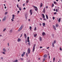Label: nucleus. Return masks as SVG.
<instances>
[{
    "instance_id": "obj_1",
    "label": "nucleus",
    "mask_w": 62,
    "mask_h": 62,
    "mask_svg": "<svg viewBox=\"0 0 62 62\" xmlns=\"http://www.w3.org/2000/svg\"><path fill=\"white\" fill-rule=\"evenodd\" d=\"M36 44H34L33 45V52H34V50H35V46H36Z\"/></svg>"
},
{
    "instance_id": "obj_2",
    "label": "nucleus",
    "mask_w": 62,
    "mask_h": 62,
    "mask_svg": "<svg viewBox=\"0 0 62 62\" xmlns=\"http://www.w3.org/2000/svg\"><path fill=\"white\" fill-rule=\"evenodd\" d=\"M23 25H22L20 28L18 30V31H20L23 28Z\"/></svg>"
},
{
    "instance_id": "obj_3",
    "label": "nucleus",
    "mask_w": 62,
    "mask_h": 62,
    "mask_svg": "<svg viewBox=\"0 0 62 62\" xmlns=\"http://www.w3.org/2000/svg\"><path fill=\"white\" fill-rule=\"evenodd\" d=\"M33 7L34 8L35 10L36 11L38 10V8L37 7L34 6H33Z\"/></svg>"
},
{
    "instance_id": "obj_4",
    "label": "nucleus",
    "mask_w": 62,
    "mask_h": 62,
    "mask_svg": "<svg viewBox=\"0 0 62 62\" xmlns=\"http://www.w3.org/2000/svg\"><path fill=\"white\" fill-rule=\"evenodd\" d=\"M6 16H5V17L3 18L2 21L3 22H4L5 20H6Z\"/></svg>"
},
{
    "instance_id": "obj_5",
    "label": "nucleus",
    "mask_w": 62,
    "mask_h": 62,
    "mask_svg": "<svg viewBox=\"0 0 62 62\" xmlns=\"http://www.w3.org/2000/svg\"><path fill=\"white\" fill-rule=\"evenodd\" d=\"M30 15H32V14H33V12L32 11V9L30 10Z\"/></svg>"
},
{
    "instance_id": "obj_6",
    "label": "nucleus",
    "mask_w": 62,
    "mask_h": 62,
    "mask_svg": "<svg viewBox=\"0 0 62 62\" xmlns=\"http://www.w3.org/2000/svg\"><path fill=\"white\" fill-rule=\"evenodd\" d=\"M28 53L29 54L30 53V48H28Z\"/></svg>"
},
{
    "instance_id": "obj_7",
    "label": "nucleus",
    "mask_w": 62,
    "mask_h": 62,
    "mask_svg": "<svg viewBox=\"0 0 62 62\" xmlns=\"http://www.w3.org/2000/svg\"><path fill=\"white\" fill-rule=\"evenodd\" d=\"M25 18L26 20H27V15L26 14L25 15Z\"/></svg>"
},
{
    "instance_id": "obj_8",
    "label": "nucleus",
    "mask_w": 62,
    "mask_h": 62,
    "mask_svg": "<svg viewBox=\"0 0 62 62\" xmlns=\"http://www.w3.org/2000/svg\"><path fill=\"white\" fill-rule=\"evenodd\" d=\"M53 28L54 30H56V28H55V26H54V25H53Z\"/></svg>"
},
{
    "instance_id": "obj_9",
    "label": "nucleus",
    "mask_w": 62,
    "mask_h": 62,
    "mask_svg": "<svg viewBox=\"0 0 62 62\" xmlns=\"http://www.w3.org/2000/svg\"><path fill=\"white\" fill-rule=\"evenodd\" d=\"M20 41H21V39H20V38H18L17 40V41H18V42H19Z\"/></svg>"
},
{
    "instance_id": "obj_10",
    "label": "nucleus",
    "mask_w": 62,
    "mask_h": 62,
    "mask_svg": "<svg viewBox=\"0 0 62 62\" xmlns=\"http://www.w3.org/2000/svg\"><path fill=\"white\" fill-rule=\"evenodd\" d=\"M42 35H43V36H44V35H46V34H45V33L44 32H43L42 33Z\"/></svg>"
},
{
    "instance_id": "obj_11",
    "label": "nucleus",
    "mask_w": 62,
    "mask_h": 62,
    "mask_svg": "<svg viewBox=\"0 0 62 62\" xmlns=\"http://www.w3.org/2000/svg\"><path fill=\"white\" fill-rule=\"evenodd\" d=\"M45 8H44L43 9V13H45Z\"/></svg>"
},
{
    "instance_id": "obj_12",
    "label": "nucleus",
    "mask_w": 62,
    "mask_h": 62,
    "mask_svg": "<svg viewBox=\"0 0 62 62\" xmlns=\"http://www.w3.org/2000/svg\"><path fill=\"white\" fill-rule=\"evenodd\" d=\"M42 15L43 16V18H45V16L43 14H42Z\"/></svg>"
},
{
    "instance_id": "obj_13",
    "label": "nucleus",
    "mask_w": 62,
    "mask_h": 62,
    "mask_svg": "<svg viewBox=\"0 0 62 62\" xmlns=\"http://www.w3.org/2000/svg\"><path fill=\"white\" fill-rule=\"evenodd\" d=\"M41 5L40 6V8H41V7H42V6H43V4L42 3H41L40 4Z\"/></svg>"
},
{
    "instance_id": "obj_14",
    "label": "nucleus",
    "mask_w": 62,
    "mask_h": 62,
    "mask_svg": "<svg viewBox=\"0 0 62 62\" xmlns=\"http://www.w3.org/2000/svg\"><path fill=\"white\" fill-rule=\"evenodd\" d=\"M3 51L4 52H6V50L4 48L3 49Z\"/></svg>"
},
{
    "instance_id": "obj_15",
    "label": "nucleus",
    "mask_w": 62,
    "mask_h": 62,
    "mask_svg": "<svg viewBox=\"0 0 62 62\" xmlns=\"http://www.w3.org/2000/svg\"><path fill=\"white\" fill-rule=\"evenodd\" d=\"M46 19H48V18H49V17H48V15H46Z\"/></svg>"
},
{
    "instance_id": "obj_16",
    "label": "nucleus",
    "mask_w": 62,
    "mask_h": 62,
    "mask_svg": "<svg viewBox=\"0 0 62 62\" xmlns=\"http://www.w3.org/2000/svg\"><path fill=\"white\" fill-rule=\"evenodd\" d=\"M43 26V27H44L45 26V23H42Z\"/></svg>"
},
{
    "instance_id": "obj_17",
    "label": "nucleus",
    "mask_w": 62,
    "mask_h": 62,
    "mask_svg": "<svg viewBox=\"0 0 62 62\" xmlns=\"http://www.w3.org/2000/svg\"><path fill=\"white\" fill-rule=\"evenodd\" d=\"M55 26L56 27H58V24L57 23Z\"/></svg>"
},
{
    "instance_id": "obj_18",
    "label": "nucleus",
    "mask_w": 62,
    "mask_h": 62,
    "mask_svg": "<svg viewBox=\"0 0 62 62\" xmlns=\"http://www.w3.org/2000/svg\"><path fill=\"white\" fill-rule=\"evenodd\" d=\"M58 21L59 23H60V21H61V18H59Z\"/></svg>"
},
{
    "instance_id": "obj_19",
    "label": "nucleus",
    "mask_w": 62,
    "mask_h": 62,
    "mask_svg": "<svg viewBox=\"0 0 62 62\" xmlns=\"http://www.w3.org/2000/svg\"><path fill=\"white\" fill-rule=\"evenodd\" d=\"M18 60H16L14 61L13 62H18Z\"/></svg>"
},
{
    "instance_id": "obj_20",
    "label": "nucleus",
    "mask_w": 62,
    "mask_h": 62,
    "mask_svg": "<svg viewBox=\"0 0 62 62\" xmlns=\"http://www.w3.org/2000/svg\"><path fill=\"white\" fill-rule=\"evenodd\" d=\"M40 41H42V38H41V37H40L39 39Z\"/></svg>"
},
{
    "instance_id": "obj_21",
    "label": "nucleus",
    "mask_w": 62,
    "mask_h": 62,
    "mask_svg": "<svg viewBox=\"0 0 62 62\" xmlns=\"http://www.w3.org/2000/svg\"><path fill=\"white\" fill-rule=\"evenodd\" d=\"M34 36V37H36L37 36V34H35L33 35Z\"/></svg>"
},
{
    "instance_id": "obj_22",
    "label": "nucleus",
    "mask_w": 62,
    "mask_h": 62,
    "mask_svg": "<svg viewBox=\"0 0 62 62\" xmlns=\"http://www.w3.org/2000/svg\"><path fill=\"white\" fill-rule=\"evenodd\" d=\"M46 56H47V55L45 54L44 56V58H45L46 57Z\"/></svg>"
},
{
    "instance_id": "obj_23",
    "label": "nucleus",
    "mask_w": 62,
    "mask_h": 62,
    "mask_svg": "<svg viewBox=\"0 0 62 62\" xmlns=\"http://www.w3.org/2000/svg\"><path fill=\"white\" fill-rule=\"evenodd\" d=\"M20 60H21V61H23V59L22 58H20Z\"/></svg>"
},
{
    "instance_id": "obj_24",
    "label": "nucleus",
    "mask_w": 62,
    "mask_h": 62,
    "mask_svg": "<svg viewBox=\"0 0 62 62\" xmlns=\"http://www.w3.org/2000/svg\"><path fill=\"white\" fill-rule=\"evenodd\" d=\"M24 36L25 37V38L26 39V38H27L26 35L25 34H24Z\"/></svg>"
},
{
    "instance_id": "obj_25",
    "label": "nucleus",
    "mask_w": 62,
    "mask_h": 62,
    "mask_svg": "<svg viewBox=\"0 0 62 62\" xmlns=\"http://www.w3.org/2000/svg\"><path fill=\"white\" fill-rule=\"evenodd\" d=\"M56 43V40H55L54 41V42L53 43V44H55Z\"/></svg>"
},
{
    "instance_id": "obj_26",
    "label": "nucleus",
    "mask_w": 62,
    "mask_h": 62,
    "mask_svg": "<svg viewBox=\"0 0 62 62\" xmlns=\"http://www.w3.org/2000/svg\"><path fill=\"white\" fill-rule=\"evenodd\" d=\"M54 6V4L53 3L52 4V8H53Z\"/></svg>"
},
{
    "instance_id": "obj_27",
    "label": "nucleus",
    "mask_w": 62,
    "mask_h": 62,
    "mask_svg": "<svg viewBox=\"0 0 62 62\" xmlns=\"http://www.w3.org/2000/svg\"><path fill=\"white\" fill-rule=\"evenodd\" d=\"M34 31H36L37 30V28L36 27H35L34 29Z\"/></svg>"
},
{
    "instance_id": "obj_28",
    "label": "nucleus",
    "mask_w": 62,
    "mask_h": 62,
    "mask_svg": "<svg viewBox=\"0 0 62 62\" xmlns=\"http://www.w3.org/2000/svg\"><path fill=\"white\" fill-rule=\"evenodd\" d=\"M9 32H10V33H12V30H10Z\"/></svg>"
},
{
    "instance_id": "obj_29",
    "label": "nucleus",
    "mask_w": 62,
    "mask_h": 62,
    "mask_svg": "<svg viewBox=\"0 0 62 62\" xmlns=\"http://www.w3.org/2000/svg\"><path fill=\"white\" fill-rule=\"evenodd\" d=\"M52 36L53 38H54V34H52Z\"/></svg>"
},
{
    "instance_id": "obj_30",
    "label": "nucleus",
    "mask_w": 62,
    "mask_h": 62,
    "mask_svg": "<svg viewBox=\"0 0 62 62\" xmlns=\"http://www.w3.org/2000/svg\"><path fill=\"white\" fill-rule=\"evenodd\" d=\"M60 51H62V48H61V47H60Z\"/></svg>"
},
{
    "instance_id": "obj_31",
    "label": "nucleus",
    "mask_w": 62,
    "mask_h": 62,
    "mask_svg": "<svg viewBox=\"0 0 62 62\" xmlns=\"http://www.w3.org/2000/svg\"><path fill=\"white\" fill-rule=\"evenodd\" d=\"M19 10H22V9H21V8L20 7H19Z\"/></svg>"
},
{
    "instance_id": "obj_32",
    "label": "nucleus",
    "mask_w": 62,
    "mask_h": 62,
    "mask_svg": "<svg viewBox=\"0 0 62 62\" xmlns=\"http://www.w3.org/2000/svg\"><path fill=\"white\" fill-rule=\"evenodd\" d=\"M2 53L3 54H6V53L4 52H3Z\"/></svg>"
},
{
    "instance_id": "obj_33",
    "label": "nucleus",
    "mask_w": 62,
    "mask_h": 62,
    "mask_svg": "<svg viewBox=\"0 0 62 62\" xmlns=\"http://www.w3.org/2000/svg\"><path fill=\"white\" fill-rule=\"evenodd\" d=\"M24 55L23 54H22L21 55V56L22 57H23L24 56Z\"/></svg>"
},
{
    "instance_id": "obj_34",
    "label": "nucleus",
    "mask_w": 62,
    "mask_h": 62,
    "mask_svg": "<svg viewBox=\"0 0 62 62\" xmlns=\"http://www.w3.org/2000/svg\"><path fill=\"white\" fill-rule=\"evenodd\" d=\"M54 44H53V43L52 44V46H53V47H54Z\"/></svg>"
},
{
    "instance_id": "obj_35",
    "label": "nucleus",
    "mask_w": 62,
    "mask_h": 62,
    "mask_svg": "<svg viewBox=\"0 0 62 62\" xmlns=\"http://www.w3.org/2000/svg\"><path fill=\"white\" fill-rule=\"evenodd\" d=\"M6 30V28L4 29L3 31V32H4V31H5Z\"/></svg>"
},
{
    "instance_id": "obj_36",
    "label": "nucleus",
    "mask_w": 62,
    "mask_h": 62,
    "mask_svg": "<svg viewBox=\"0 0 62 62\" xmlns=\"http://www.w3.org/2000/svg\"><path fill=\"white\" fill-rule=\"evenodd\" d=\"M57 14V13L56 12H54V15H55V14Z\"/></svg>"
},
{
    "instance_id": "obj_37",
    "label": "nucleus",
    "mask_w": 62,
    "mask_h": 62,
    "mask_svg": "<svg viewBox=\"0 0 62 62\" xmlns=\"http://www.w3.org/2000/svg\"><path fill=\"white\" fill-rule=\"evenodd\" d=\"M30 30H31V29H32V27L31 26L30 27Z\"/></svg>"
},
{
    "instance_id": "obj_38",
    "label": "nucleus",
    "mask_w": 62,
    "mask_h": 62,
    "mask_svg": "<svg viewBox=\"0 0 62 62\" xmlns=\"http://www.w3.org/2000/svg\"><path fill=\"white\" fill-rule=\"evenodd\" d=\"M26 56H28V53H26Z\"/></svg>"
},
{
    "instance_id": "obj_39",
    "label": "nucleus",
    "mask_w": 62,
    "mask_h": 62,
    "mask_svg": "<svg viewBox=\"0 0 62 62\" xmlns=\"http://www.w3.org/2000/svg\"><path fill=\"white\" fill-rule=\"evenodd\" d=\"M25 54V52H24L23 53V54H24V55Z\"/></svg>"
},
{
    "instance_id": "obj_40",
    "label": "nucleus",
    "mask_w": 62,
    "mask_h": 62,
    "mask_svg": "<svg viewBox=\"0 0 62 62\" xmlns=\"http://www.w3.org/2000/svg\"><path fill=\"white\" fill-rule=\"evenodd\" d=\"M8 13V12H6L5 13V15H6Z\"/></svg>"
},
{
    "instance_id": "obj_41",
    "label": "nucleus",
    "mask_w": 62,
    "mask_h": 62,
    "mask_svg": "<svg viewBox=\"0 0 62 62\" xmlns=\"http://www.w3.org/2000/svg\"><path fill=\"white\" fill-rule=\"evenodd\" d=\"M28 2H29V0H27L26 2V3H28Z\"/></svg>"
},
{
    "instance_id": "obj_42",
    "label": "nucleus",
    "mask_w": 62,
    "mask_h": 62,
    "mask_svg": "<svg viewBox=\"0 0 62 62\" xmlns=\"http://www.w3.org/2000/svg\"><path fill=\"white\" fill-rule=\"evenodd\" d=\"M53 20H54V19H55V18H54V17H53Z\"/></svg>"
},
{
    "instance_id": "obj_43",
    "label": "nucleus",
    "mask_w": 62,
    "mask_h": 62,
    "mask_svg": "<svg viewBox=\"0 0 62 62\" xmlns=\"http://www.w3.org/2000/svg\"><path fill=\"white\" fill-rule=\"evenodd\" d=\"M54 4H56V2H55V1H54Z\"/></svg>"
},
{
    "instance_id": "obj_44",
    "label": "nucleus",
    "mask_w": 62,
    "mask_h": 62,
    "mask_svg": "<svg viewBox=\"0 0 62 62\" xmlns=\"http://www.w3.org/2000/svg\"><path fill=\"white\" fill-rule=\"evenodd\" d=\"M28 44H29V46H30V42H29L28 43Z\"/></svg>"
},
{
    "instance_id": "obj_45",
    "label": "nucleus",
    "mask_w": 62,
    "mask_h": 62,
    "mask_svg": "<svg viewBox=\"0 0 62 62\" xmlns=\"http://www.w3.org/2000/svg\"><path fill=\"white\" fill-rule=\"evenodd\" d=\"M16 6L17 7V8H19V5H17Z\"/></svg>"
},
{
    "instance_id": "obj_46",
    "label": "nucleus",
    "mask_w": 62,
    "mask_h": 62,
    "mask_svg": "<svg viewBox=\"0 0 62 62\" xmlns=\"http://www.w3.org/2000/svg\"><path fill=\"white\" fill-rule=\"evenodd\" d=\"M27 40H29V37H27Z\"/></svg>"
},
{
    "instance_id": "obj_47",
    "label": "nucleus",
    "mask_w": 62,
    "mask_h": 62,
    "mask_svg": "<svg viewBox=\"0 0 62 62\" xmlns=\"http://www.w3.org/2000/svg\"><path fill=\"white\" fill-rule=\"evenodd\" d=\"M49 48H50V47H47V48H46L47 49H49Z\"/></svg>"
},
{
    "instance_id": "obj_48",
    "label": "nucleus",
    "mask_w": 62,
    "mask_h": 62,
    "mask_svg": "<svg viewBox=\"0 0 62 62\" xmlns=\"http://www.w3.org/2000/svg\"><path fill=\"white\" fill-rule=\"evenodd\" d=\"M56 12H58V10H57V9H56Z\"/></svg>"
},
{
    "instance_id": "obj_49",
    "label": "nucleus",
    "mask_w": 62,
    "mask_h": 62,
    "mask_svg": "<svg viewBox=\"0 0 62 62\" xmlns=\"http://www.w3.org/2000/svg\"><path fill=\"white\" fill-rule=\"evenodd\" d=\"M23 33H22V34H21V35L20 36V37H22V36H23Z\"/></svg>"
},
{
    "instance_id": "obj_50",
    "label": "nucleus",
    "mask_w": 62,
    "mask_h": 62,
    "mask_svg": "<svg viewBox=\"0 0 62 62\" xmlns=\"http://www.w3.org/2000/svg\"><path fill=\"white\" fill-rule=\"evenodd\" d=\"M23 9L24 10L25 9H25H26V8H25L24 7L23 8Z\"/></svg>"
},
{
    "instance_id": "obj_51",
    "label": "nucleus",
    "mask_w": 62,
    "mask_h": 62,
    "mask_svg": "<svg viewBox=\"0 0 62 62\" xmlns=\"http://www.w3.org/2000/svg\"><path fill=\"white\" fill-rule=\"evenodd\" d=\"M46 19L44 18L43 19V20H44V21H46Z\"/></svg>"
},
{
    "instance_id": "obj_52",
    "label": "nucleus",
    "mask_w": 62,
    "mask_h": 62,
    "mask_svg": "<svg viewBox=\"0 0 62 62\" xmlns=\"http://www.w3.org/2000/svg\"><path fill=\"white\" fill-rule=\"evenodd\" d=\"M45 59H43V61H45Z\"/></svg>"
},
{
    "instance_id": "obj_53",
    "label": "nucleus",
    "mask_w": 62,
    "mask_h": 62,
    "mask_svg": "<svg viewBox=\"0 0 62 62\" xmlns=\"http://www.w3.org/2000/svg\"><path fill=\"white\" fill-rule=\"evenodd\" d=\"M43 48V47H42L40 46V49H41V48Z\"/></svg>"
},
{
    "instance_id": "obj_54",
    "label": "nucleus",
    "mask_w": 62,
    "mask_h": 62,
    "mask_svg": "<svg viewBox=\"0 0 62 62\" xmlns=\"http://www.w3.org/2000/svg\"><path fill=\"white\" fill-rule=\"evenodd\" d=\"M39 25L40 26H41V23L39 24Z\"/></svg>"
},
{
    "instance_id": "obj_55",
    "label": "nucleus",
    "mask_w": 62,
    "mask_h": 62,
    "mask_svg": "<svg viewBox=\"0 0 62 62\" xmlns=\"http://www.w3.org/2000/svg\"><path fill=\"white\" fill-rule=\"evenodd\" d=\"M1 59H3V57H1Z\"/></svg>"
},
{
    "instance_id": "obj_56",
    "label": "nucleus",
    "mask_w": 62,
    "mask_h": 62,
    "mask_svg": "<svg viewBox=\"0 0 62 62\" xmlns=\"http://www.w3.org/2000/svg\"><path fill=\"white\" fill-rule=\"evenodd\" d=\"M27 42H29V40H27Z\"/></svg>"
},
{
    "instance_id": "obj_57",
    "label": "nucleus",
    "mask_w": 62,
    "mask_h": 62,
    "mask_svg": "<svg viewBox=\"0 0 62 62\" xmlns=\"http://www.w3.org/2000/svg\"><path fill=\"white\" fill-rule=\"evenodd\" d=\"M12 17H15V16L14 15H13V16H12Z\"/></svg>"
},
{
    "instance_id": "obj_58",
    "label": "nucleus",
    "mask_w": 62,
    "mask_h": 62,
    "mask_svg": "<svg viewBox=\"0 0 62 62\" xmlns=\"http://www.w3.org/2000/svg\"><path fill=\"white\" fill-rule=\"evenodd\" d=\"M11 21H13V22L14 21V20H13V19H11Z\"/></svg>"
},
{
    "instance_id": "obj_59",
    "label": "nucleus",
    "mask_w": 62,
    "mask_h": 62,
    "mask_svg": "<svg viewBox=\"0 0 62 62\" xmlns=\"http://www.w3.org/2000/svg\"><path fill=\"white\" fill-rule=\"evenodd\" d=\"M59 61H60V62H61V59H60V60H59Z\"/></svg>"
},
{
    "instance_id": "obj_60",
    "label": "nucleus",
    "mask_w": 62,
    "mask_h": 62,
    "mask_svg": "<svg viewBox=\"0 0 62 62\" xmlns=\"http://www.w3.org/2000/svg\"><path fill=\"white\" fill-rule=\"evenodd\" d=\"M46 8H48V6H46Z\"/></svg>"
},
{
    "instance_id": "obj_61",
    "label": "nucleus",
    "mask_w": 62,
    "mask_h": 62,
    "mask_svg": "<svg viewBox=\"0 0 62 62\" xmlns=\"http://www.w3.org/2000/svg\"><path fill=\"white\" fill-rule=\"evenodd\" d=\"M4 8L5 9H6V8H7V7H5Z\"/></svg>"
},
{
    "instance_id": "obj_62",
    "label": "nucleus",
    "mask_w": 62,
    "mask_h": 62,
    "mask_svg": "<svg viewBox=\"0 0 62 62\" xmlns=\"http://www.w3.org/2000/svg\"><path fill=\"white\" fill-rule=\"evenodd\" d=\"M23 6H25V4H23Z\"/></svg>"
},
{
    "instance_id": "obj_63",
    "label": "nucleus",
    "mask_w": 62,
    "mask_h": 62,
    "mask_svg": "<svg viewBox=\"0 0 62 62\" xmlns=\"http://www.w3.org/2000/svg\"><path fill=\"white\" fill-rule=\"evenodd\" d=\"M41 50H42V51H43V50H44V49L43 48L42 49H41Z\"/></svg>"
},
{
    "instance_id": "obj_64",
    "label": "nucleus",
    "mask_w": 62,
    "mask_h": 62,
    "mask_svg": "<svg viewBox=\"0 0 62 62\" xmlns=\"http://www.w3.org/2000/svg\"><path fill=\"white\" fill-rule=\"evenodd\" d=\"M19 12H20V11H17L18 13H19Z\"/></svg>"
}]
</instances>
